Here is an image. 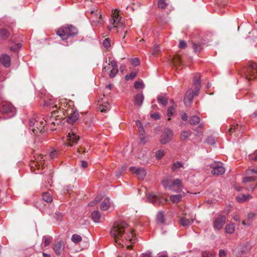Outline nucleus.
Masks as SVG:
<instances>
[{
  "label": "nucleus",
  "mask_w": 257,
  "mask_h": 257,
  "mask_svg": "<svg viewBox=\"0 0 257 257\" xmlns=\"http://www.w3.org/2000/svg\"><path fill=\"white\" fill-rule=\"evenodd\" d=\"M110 234L118 244H123L125 240H129L131 243L135 242L133 230L123 221L115 222L110 230Z\"/></svg>",
  "instance_id": "nucleus-1"
},
{
  "label": "nucleus",
  "mask_w": 257,
  "mask_h": 257,
  "mask_svg": "<svg viewBox=\"0 0 257 257\" xmlns=\"http://www.w3.org/2000/svg\"><path fill=\"white\" fill-rule=\"evenodd\" d=\"M58 111L56 109L52 110L51 113L47 117V119L41 118L39 116L33 117L29 120V126L30 128L34 134L41 133L44 128V126L47 123L53 124L54 125L58 124L60 122V119L57 118L58 115L57 114Z\"/></svg>",
  "instance_id": "nucleus-2"
},
{
  "label": "nucleus",
  "mask_w": 257,
  "mask_h": 257,
  "mask_svg": "<svg viewBox=\"0 0 257 257\" xmlns=\"http://www.w3.org/2000/svg\"><path fill=\"white\" fill-rule=\"evenodd\" d=\"M200 75L196 74L194 77L193 84L194 87V92L192 89H188L185 93L184 102L186 106H188L191 103L194 96L197 95L200 88Z\"/></svg>",
  "instance_id": "nucleus-3"
},
{
  "label": "nucleus",
  "mask_w": 257,
  "mask_h": 257,
  "mask_svg": "<svg viewBox=\"0 0 257 257\" xmlns=\"http://www.w3.org/2000/svg\"><path fill=\"white\" fill-rule=\"evenodd\" d=\"M111 17L112 19L110 21V25L107 27L108 29L110 31L113 28H117V32L121 31H123L124 34H126L127 30L123 29L124 26L121 22V18L119 17V11L117 9L112 11Z\"/></svg>",
  "instance_id": "nucleus-4"
},
{
  "label": "nucleus",
  "mask_w": 257,
  "mask_h": 257,
  "mask_svg": "<svg viewBox=\"0 0 257 257\" xmlns=\"http://www.w3.org/2000/svg\"><path fill=\"white\" fill-rule=\"evenodd\" d=\"M77 34V28L72 25L64 26L57 31V34L62 40H66L70 37L76 36Z\"/></svg>",
  "instance_id": "nucleus-5"
},
{
  "label": "nucleus",
  "mask_w": 257,
  "mask_h": 257,
  "mask_svg": "<svg viewBox=\"0 0 257 257\" xmlns=\"http://www.w3.org/2000/svg\"><path fill=\"white\" fill-rule=\"evenodd\" d=\"M163 186L170 190L175 192H182V194L185 195V192L183 191V186L180 179H177L174 181H170L168 179L162 180Z\"/></svg>",
  "instance_id": "nucleus-6"
},
{
  "label": "nucleus",
  "mask_w": 257,
  "mask_h": 257,
  "mask_svg": "<svg viewBox=\"0 0 257 257\" xmlns=\"http://www.w3.org/2000/svg\"><path fill=\"white\" fill-rule=\"evenodd\" d=\"M245 77L248 80H251L257 78V64L250 62L247 67L243 70Z\"/></svg>",
  "instance_id": "nucleus-7"
},
{
  "label": "nucleus",
  "mask_w": 257,
  "mask_h": 257,
  "mask_svg": "<svg viewBox=\"0 0 257 257\" xmlns=\"http://www.w3.org/2000/svg\"><path fill=\"white\" fill-rule=\"evenodd\" d=\"M212 169L211 173L214 175H221L224 174L225 169L223 164L221 162L215 161L210 165Z\"/></svg>",
  "instance_id": "nucleus-8"
},
{
  "label": "nucleus",
  "mask_w": 257,
  "mask_h": 257,
  "mask_svg": "<svg viewBox=\"0 0 257 257\" xmlns=\"http://www.w3.org/2000/svg\"><path fill=\"white\" fill-rule=\"evenodd\" d=\"M173 135V132L171 130L166 128L161 135V143L164 145L169 143L172 140Z\"/></svg>",
  "instance_id": "nucleus-9"
},
{
  "label": "nucleus",
  "mask_w": 257,
  "mask_h": 257,
  "mask_svg": "<svg viewBox=\"0 0 257 257\" xmlns=\"http://www.w3.org/2000/svg\"><path fill=\"white\" fill-rule=\"evenodd\" d=\"M79 139V136L76 135L74 132L69 133L66 137V142L64 145L68 147H72L76 144Z\"/></svg>",
  "instance_id": "nucleus-10"
},
{
  "label": "nucleus",
  "mask_w": 257,
  "mask_h": 257,
  "mask_svg": "<svg viewBox=\"0 0 257 257\" xmlns=\"http://www.w3.org/2000/svg\"><path fill=\"white\" fill-rule=\"evenodd\" d=\"M130 171L132 174L136 175L138 177H145L147 175L146 170L142 167H131Z\"/></svg>",
  "instance_id": "nucleus-11"
},
{
  "label": "nucleus",
  "mask_w": 257,
  "mask_h": 257,
  "mask_svg": "<svg viewBox=\"0 0 257 257\" xmlns=\"http://www.w3.org/2000/svg\"><path fill=\"white\" fill-rule=\"evenodd\" d=\"M15 111V108L11 103H5L2 105V112L3 113L11 114L12 115H14Z\"/></svg>",
  "instance_id": "nucleus-12"
},
{
  "label": "nucleus",
  "mask_w": 257,
  "mask_h": 257,
  "mask_svg": "<svg viewBox=\"0 0 257 257\" xmlns=\"http://www.w3.org/2000/svg\"><path fill=\"white\" fill-rule=\"evenodd\" d=\"M65 248V244L63 241L56 242L53 244V249L57 255L61 254Z\"/></svg>",
  "instance_id": "nucleus-13"
},
{
  "label": "nucleus",
  "mask_w": 257,
  "mask_h": 257,
  "mask_svg": "<svg viewBox=\"0 0 257 257\" xmlns=\"http://www.w3.org/2000/svg\"><path fill=\"white\" fill-rule=\"evenodd\" d=\"M225 217L221 216L216 218L214 221V227L216 229L219 230L223 227L225 222Z\"/></svg>",
  "instance_id": "nucleus-14"
},
{
  "label": "nucleus",
  "mask_w": 257,
  "mask_h": 257,
  "mask_svg": "<svg viewBox=\"0 0 257 257\" xmlns=\"http://www.w3.org/2000/svg\"><path fill=\"white\" fill-rule=\"evenodd\" d=\"M0 64L5 67H9L11 65V57L6 54L2 55L0 57Z\"/></svg>",
  "instance_id": "nucleus-15"
},
{
  "label": "nucleus",
  "mask_w": 257,
  "mask_h": 257,
  "mask_svg": "<svg viewBox=\"0 0 257 257\" xmlns=\"http://www.w3.org/2000/svg\"><path fill=\"white\" fill-rule=\"evenodd\" d=\"M112 205V202L108 197L105 198L100 205V208L101 210L105 211L108 210Z\"/></svg>",
  "instance_id": "nucleus-16"
},
{
  "label": "nucleus",
  "mask_w": 257,
  "mask_h": 257,
  "mask_svg": "<svg viewBox=\"0 0 257 257\" xmlns=\"http://www.w3.org/2000/svg\"><path fill=\"white\" fill-rule=\"evenodd\" d=\"M45 157L42 155H40L35 158V161L31 163V167H34V166H36L38 167V170L40 169V165L42 164L43 161L45 160Z\"/></svg>",
  "instance_id": "nucleus-17"
},
{
  "label": "nucleus",
  "mask_w": 257,
  "mask_h": 257,
  "mask_svg": "<svg viewBox=\"0 0 257 257\" xmlns=\"http://www.w3.org/2000/svg\"><path fill=\"white\" fill-rule=\"evenodd\" d=\"M251 248V245L249 243H246L242 245L239 249L238 254L239 256L247 253Z\"/></svg>",
  "instance_id": "nucleus-18"
},
{
  "label": "nucleus",
  "mask_w": 257,
  "mask_h": 257,
  "mask_svg": "<svg viewBox=\"0 0 257 257\" xmlns=\"http://www.w3.org/2000/svg\"><path fill=\"white\" fill-rule=\"evenodd\" d=\"M91 217L94 222L99 223L102 221L103 217L100 214L98 210H94L91 213Z\"/></svg>",
  "instance_id": "nucleus-19"
},
{
  "label": "nucleus",
  "mask_w": 257,
  "mask_h": 257,
  "mask_svg": "<svg viewBox=\"0 0 257 257\" xmlns=\"http://www.w3.org/2000/svg\"><path fill=\"white\" fill-rule=\"evenodd\" d=\"M79 114L77 110H73L68 116L67 121L70 123H73L79 118Z\"/></svg>",
  "instance_id": "nucleus-20"
},
{
  "label": "nucleus",
  "mask_w": 257,
  "mask_h": 257,
  "mask_svg": "<svg viewBox=\"0 0 257 257\" xmlns=\"http://www.w3.org/2000/svg\"><path fill=\"white\" fill-rule=\"evenodd\" d=\"M147 201L155 204H159L160 202L158 196L151 193L148 195Z\"/></svg>",
  "instance_id": "nucleus-21"
},
{
  "label": "nucleus",
  "mask_w": 257,
  "mask_h": 257,
  "mask_svg": "<svg viewBox=\"0 0 257 257\" xmlns=\"http://www.w3.org/2000/svg\"><path fill=\"white\" fill-rule=\"evenodd\" d=\"M252 197L248 194H240L236 197V199L237 202L243 203L250 200Z\"/></svg>",
  "instance_id": "nucleus-22"
},
{
  "label": "nucleus",
  "mask_w": 257,
  "mask_h": 257,
  "mask_svg": "<svg viewBox=\"0 0 257 257\" xmlns=\"http://www.w3.org/2000/svg\"><path fill=\"white\" fill-rule=\"evenodd\" d=\"M144 99V97L142 93L137 94L135 98V104L139 107L141 106L143 103Z\"/></svg>",
  "instance_id": "nucleus-23"
},
{
  "label": "nucleus",
  "mask_w": 257,
  "mask_h": 257,
  "mask_svg": "<svg viewBox=\"0 0 257 257\" xmlns=\"http://www.w3.org/2000/svg\"><path fill=\"white\" fill-rule=\"evenodd\" d=\"M52 240V237L49 235H45L43 237L41 244L42 248L45 247L49 245Z\"/></svg>",
  "instance_id": "nucleus-24"
},
{
  "label": "nucleus",
  "mask_w": 257,
  "mask_h": 257,
  "mask_svg": "<svg viewBox=\"0 0 257 257\" xmlns=\"http://www.w3.org/2000/svg\"><path fill=\"white\" fill-rule=\"evenodd\" d=\"M193 220H190L185 217H181L179 220V223L180 224L184 227L189 226L191 224Z\"/></svg>",
  "instance_id": "nucleus-25"
},
{
  "label": "nucleus",
  "mask_w": 257,
  "mask_h": 257,
  "mask_svg": "<svg viewBox=\"0 0 257 257\" xmlns=\"http://www.w3.org/2000/svg\"><path fill=\"white\" fill-rule=\"evenodd\" d=\"M183 167V163L181 162L177 161L174 162L172 166V169L174 172H177L180 170L181 168Z\"/></svg>",
  "instance_id": "nucleus-26"
},
{
  "label": "nucleus",
  "mask_w": 257,
  "mask_h": 257,
  "mask_svg": "<svg viewBox=\"0 0 257 257\" xmlns=\"http://www.w3.org/2000/svg\"><path fill=\"white\" fill-rule=\"evenodd\" d=\"M0 36L3 40H6L10 36V32L5 28L1 29Z\"/></svg>",
  "instance_id": "nucleus-27"
},
{
  "label": "nucleus",
  "mask_w": 257,
  "mask_h": 257,
  "mask_svg": "<svg viewBox=\"0 0 257 257\" xmlns=\"http://www.w3.org/2000/svg\"><path fill=\"white\" fill-rule=\"evenodd\" d=\"M99 109L101 112H106L110 109V105L108 102L101 104L100 105Z\"/></svg>",
  "instance_id": "nucleus-28"
},
{
  "label": "nucleus",
  "mask_w": 257,
  "mask_h": 257,
  "mask_svg": "<svg viewBox=\"0 0 257 257\" xmlns=\"http://www.w3.org/2000/svg\"><path fill=\"white\" fill-rule=\"evenodd\" d=\"M200 120V119L199 116L193 115L190 117L189 123L191 125H196L199 123Z\"/></svg>",
  "instance_id": "nucleus-29"
},
{
  "label": "nucleus",
  "mask_w": 257,
  "mask_h": 257,
  "mask_svg": "<svg viewBox=\"0 0 257 257\" xmlns=\"http://www.w3.org/2000/svg\"><path fill=\"white\" fill-rule=\"evenodd\" d=\"M157 101L159 103L162 104L164 106H166L168 103V99L162 95H159L158 96Z\"/></svg>",
  "instance_id": "nucleus-30"
},
{
  "label": "nucleus",
  "mask_w": 257,
  "mask_h": 257,
  "mask_svg": "<svg viewBox=\"0 0 257 257\" xmlns=\"http://www.w3.org/2000/svg\"><path fill=\"white\" fill-rule=\"evenodd\" d=\"M182 197L181 194L173 195L170 196V200L174 203H178L181 201Z\"/></svg>",
  "instance_id": "nucleus-31"
},
{
  "label": "nucleus",
  "mask_w": 257,
  "mask_h": 257,
  "mask_svg": "<svg viewBox=\"0 0 257 257\" xmlns=\"http://www.w3.org/2000/svg\"><path fill=\"white\" fill-rule=\"evenodd\" d=\"M42 198L44 201L46 202H51L53 199L52 197L49 193L45 192L43 194Z\"/></svg>",
  "instance_id": "nucleus-32"
},
{
  "label": "nucleus",
  "mask_w": 257,
  "mask_h": 257,
  "mask_svg": "<svg viewBox=\"0 0 257 257\" xmlns=\"http://www.w3.org/2000/svg\"><path fill=\"white\" fill-rule=\"evenodd\" d=\"M235 230V227L233 223H229L226 225L225 227L226 232L228 233H233Z\"/></svg>",
  "instance_id": "nucleus-33"
},
{
  "label": "nucleus",
  "mask_w": 257,
  "mask_h": 257,
  "mask_svg": "<svg viewBox=\"0 0 257 257\" xmlns=\"http://www.w3.org/2000/svg\"><path fill=\"white\" fill-rule=\"evenodd\" d=\"M102 199V195L101 194H99L97 196H96L95 199L92 201L90 202L88 205L90 206H93L95 204H96L98 202H99Z\"/></svg>",
  "instance_id": "nucleus-34"
},
{
  "label": "nucleus",
  "mask_w": 257,
  "mask_h": 257,
  "mask_svg": "<svg viewBox=\"0 0 257 257\" xmlns=\"http://www.w3.org/2000/svg\"><path fill=\"white\" fill-rule=\"evenodd\" d=\"M71 240L75 243H78L82 240V237L78 234H74L71 237Z\"/></svg>",
  "instance_id": "nucleus-35"
},
{
  "label": "nucleus",
  "mask_w": 257,
  "mask_h": 257,
  "mask_svg": "<svg viewBox=\"0 0 257 257\" xmlns=\"http://www.w3.org/2000/svg\"><path fill=\"white\" fill-rule=\"evenodd\" d=\"M165 152L164 150H159L155 153V157L156 159L160 160L162 159L165 155Z\"/></svg>",
  "instance_id": "nucleus-36"
},
{
  "label": "nucleus",
  "mask_w": 257,
  "mask_h": 257,
  "mask_svg": "<svg viewBox=\"0 0 257 257\" xmlns=\"http://www.w3.org/2000/svg\"><path fill=\"white\" fill-rule=\"evenodd\" d=\"M157 221L160 223H164L165 222L164 215L163 212H159L157 215Z\"/></svg>",
  "instance_id": "nucleus-37"
},
{
  "label": "nucleus",
  "mask_w": 257,
  "mask_h": 257,
  "mask_svg": "<svg viewBox=\"0 0 257 257\" xmlns=\"http://www.w3.org/2000/svg\"><path fill=\"white\" fill-rule=\"evenodd\" d=\"M168 4L166 2L165 0H159L158 2V8L161 9L166 8Z\"/></svg>",
  "instance_id": "nucleus-38"
},
{
  "label": "nucleus",
  "mask_w": 257,
  "mask_h": 257,
  "mask_svg": "<svg viewBox=\"0 0 257 257\" xmlns=\"http://www.w3.org/2000/svg\"><path fill=\"white\" fill-rule=\"evenodd\" d=\"M193 48L194 51L196 53L201 51L203 47L201 44H194L193 45Z\"/></svg>",
  "instance_id": "nucleus-39"
},
{
  "label": "nucleus",
  "mask_w": 257,
  "mask_h": 257,
  "mask_svg": "<svg viewBox=\"0 0 257 257\" xmlns=\"http://www.w3.org/2000/svg\"><path fill=\"white\" fill-rule=\"evenodd\" d=\"M191 135L190 132L188 131H184L181 133L180 138L182 140H185L187 139Z\"/></svg>",
  "instance_id": "nucleus-40"
},
{
  "label": "nucleus",
  "mask_w": 257,
  "mask_h": 257,
  "mask_svg": "<svg viewBox=\"0 0 257 257\" xmlns=\"http://www.w3.org/2000/svg\"><path fill=\"white\" fill-rule=\"evenodd\" d=\"M175 112V108L173 106L169 107L167 110V115L169 117L168 120H170V117L173 115Z\"/></svg>",
  "instance_id": "nucleus-41"
},
{
  "label": "nucleus",
  "mask_w": 257,
  "mask_h": 257,
  "mask_svg": "<svg viewBox=\"0 0 257 257\" xmlns=\"http://www.w3.org/2000/svg\"><path fill=\"white\" fill-rule=\"evenodd\" d=\"M144 84L142 81H138L135 83L134 87L136 89H142L144 87Z\"/></svg>",
  "instance_id": "nucleus-42"
},
{
  "label": "nucleus",
  "mask_w": 257,
  "mask_h": 257,
  "mask_svg": "<svg viewBox=\"0 0 257 257\" xmlns=\"http://www.w3.org/2000/svg\"><path fill=\"white\" fill-rule=\"evenodd\" d=\"M248 158L250 160L257 162V150H255L253 153L249 155Z\"/></svg>",
  "instance_id": "nucleus-43"
},
{
  "label": "nucleus",
  "mask_w": 257,
  "mask_h": 257,
  "mask_svg": "<svg viewBox=\"0 0 257 257\" xmlns=\"http://www.w3.org/2000/svg\"><path fill=\"white\" fill-rule=\"evenodd\" d=\"M237 131H239L237 126L235 125H232L229 130V133L231 136H232L233 133H235Z\"/></svg>",
  "instance_id": "nucleus-44"
},
{
  "label": "nucleus",
  "mask_w": 257,
  "mask_h": 257,
  "mask_svg": "<svg viewBox=\"0 0 257 257\" xmlns=\"http://www.w3.org/2000/svg\"><path fill=\"white\" fill-rule=\"evenodd\" d=\"M131 63L132 65H133L134 66H137L140 65V61L139 58H134L131 60Z\"/></svg>",
  "instance_id": "nucleus-45"
},
{
  "label": "nucleus",
  "mask_w": 257,
  "mask_h": 257,
  "mask_svg": "<svg viewBox=\"0 0 257 257\" xmlns=\"http://www.w3.org/2000/svg\"><path fill=\"white\" fill-rule=\"evenodd\" d=\"M137 75L135 72H132L130 74H127L125 76V79L127 81L134 79Z\"/></svg>",
  "instance_id": "nucleus-46"
},
{
  "label": "nucleus",
  "mask_w": 257,
  "mask_h": 257,
  "mask_svg": "<svg viewBox=\"0 0 257 257\" xmlns=\"http://www.w3.org/2000/svg\"><path fill=\"white\" fill-rule=\"evenodd\" d=\"M118 71V68H112L110 72L109 77L111 78L114 77L117 74Z\"/></svg>",
  "instance_id": "nucleus-47"
},
{
  "label": "nucleus",
  "mask_w": 257,
  "mask_h": 257,
  "mask_svg": "<svg viewBox=\"0 0 257 257\" xmlns=\"http://www.w3.org/2000/svg\"><path fill=\"white\" fill-rule=\"evenodd\" d=\"M136 124L137 125V126L138 127H139V131L140 133L142 135H143V133L144 132V128L143 127L142 124L141 122L139 120H137L136 121Z\"/></svg>",
  "instance_id": "nucleus-48"
},
{
  "label": "nucleus",
  "mask_w": 257,
  "mask_h": 257,
  "mask_svg": "<svg viewBox=\"0 0 257 257\" xmlns=\"http://www.w3.org/2000/svg\"><path fill=\"white\" fill-rule=\"evenodd\" d=\"M247 174L248 175H257V167L248 169Z\"/></svg>",
  "instance_id": "nucleus-49"
},
{
  "label": "nucleus",
  "mask_w": 257,
  "mask_h": 257,
  "mask_svg": "<svg viewBox=\"0 0 257 257\" xmlns=\"http://www.w3.org/2000/svg\"><path fill=\"white\" fill-rule=\"evenodd\" d=\"M102 44H103V46L106 48H108L110 47V42L109 41V38L105 39L103 41Z\"/></svg>",
  "instance_id": "nucleus-50"
},
{
  "label": "nucleus",
  "mask_w": 257,
  "mask_h": 257,
  "mask_svg": "<svg viewBox=\"0 0 257 257\" xmlns=\"http://www.w3.org/2000/svg\"><path fill=\"white\" fill-rule=\"evenodd\" d=\"M160 46L158 45L155 44L153 48V54L156 55L158 54L160 52Z\"/></svg>",
  "instance_id": "nucleus-51"
},
{
  "label": "nucleus",
  "mask_w": 257,
  "mask_h": 257,
  "mask_svg": "<svg viewBox=\"0 0 257 257\" xmlns=\"http://www.w3.org/2000/svg\"><path fill=\"white\" fill-rule=\"evenodd\" d=\"M58 155V153L55 150L51 151L49 154V156L51 158H55L57 157Z\"/></svg>",
  "instance_id": "nucleus-52"
},
{
  "label": "nucleus",
  "mask_w": 257,
  "mask_h": 257,
  "mask_svg": "<svg viewBox=\"0 0 257 257\" xmlns=\"http://www.w3.org/2000/svg\"><path fill=\"white\" fill-rule=\"evenodd\" d=\"M219 257H226V252L224 250L222 249H220L219 250Z\"/></svg>",
  "instance_id": "nucleus-53"
},
{
  "label": "nucleus",
  "mask_w": 257,
  "mask_h": 257,
  "mask_svg": "<svg viewBox=\"0 0 257 257\" xmlns=\"http://www.w3.org/2000/svg\"><path fill=\"white\" fill-rule=\"evenodd\" d=\"M108 65H111L112 68H118V66L115 60H112L109 62Z\"/></svg>",
  "instance_id": "nucleus-54"
},
{
  "label": "nucleus",
  "mask_w": 257,
  "mask_h": 257,
  "mask_svg": "<svg viewBox=\"0 0 257 257\" xmlns=\"http://www.w3.org/2000/svg\"><path fill=\"white\" fill-rule=\"evenodd\" d=\"M151 117L157 120L160 118L161 115L159 113H155L151 115Z\"/></svg>",
  "instance_id": "nucleus-55"
},
{
  "label": "nucleus",
  "mask_w": 257,
  "mask_h": 257,
  "mask_svg": "<svg viewBox=\"0 0 257 257\" xmlns=\"http://www.w3.org/2000/svg\"><path fill=\"white\" fill-rule=\"evenodd\" d=\"M180 48L184 49L186 47V43L184 41H180L179 44Z\"/></svg>",
  "instance_id": "nucleus-56"
},
{
  "label": "nucleus",
  "mask_w": 257,
  "mask_h": 257,
  "mask_svg": "<svg viewBox=\"0 0 257 257\" xmlns=\"http://www.w3.org/2000/svg\"><path fill=\"white\" fill-rule=\"evenodd\" d=\"M255 216V214L252 212H249L247 215V218L248 220H252Z\"/></svg>",
  "instance_id": "nucleus-57"
},
{
  "label": "nucleus",
  "mask_w": 257,
  "mask_h": 257,
  "mask_svg": "<svg viewBox=\"0 0 257 257\" xmlns=\"http://www.w3.org/2000/svg\"><path fill=\"white\" fill-rule=\"evenodd\" d=\"M253 180V178H243L242 182L244 183H246L248 182H250Z\"/></svg>",
  "instance_id": "nucleus-58"
},
{
  "label": "nucleus",
  "mask_w": 257,
  "mask_h": 257,
  "mask_svg": "<svg viewBox=\"0 0 257 257\" xmlns=\"http://www.w3.org/2000/svg\"><path fill=\"white\" fill-rule=\"evenodd\" d=\"M209 251H204L202 252V255L203 257H209Z\"/></svg>",
  "instance_id": "nucleus-59"
},
{
  "label": "nucleus",
  "mask_w": 257,
  "mask_h": 257,
  "mask_svg": "<svg viewBox=\"0 0 257 257\" xmlns=\"http://www.w3.org/2000/svg\"><path fill=\"white\" fill-rule=\"evenodd\" d=\"M81 165L82 166V168H85L87 167L88 166V163L86 162V161H81Z\"/></svg>",
  "instance_id": "nucleus-60"
},
{
  "label": "nucleus",
  "mask_w": 257,
  "mask_h": 257,
  "mask_svg": "<svg viewBox=\"0 0 257 257\" xmlns=\"http://www.w3.org/2000/svg\"><path fill=\"white\" fill-rule=\"evenodd\" d=\"M181 117L182 119L184 121H186L188 119V115L186 113H183L182 114Z\"/></svg>",
  "instance_id": "nucleus-61"
},
{
  "label": "nucleus",
  "mask_w": 257,
  "mask_h": 257,
  "mask_svg": "<svg viewBox=\"0 0 257 257\" xmlns=\"http://www.w3.org/2000/svg\"><path fill=\"white\" fill-rule=\"evenodd\" d=\"M142 255H143V257H152L151 252H147L143 253Z\"/></svg>",
  "instance_id": "nucleus-62"
},
{
  "label": "nucleus",
  "mask_w": 257,
  "mask_h": 257,
  "mask_svg": "<svg viewBox=\"0 0 257 257\" xmlns=\"http://www.w3.org/2000/svg\"><path fill=\"white\" fill-rule=\"evenodd\" d=\"M98 13V12L97 10L94 9L91 11V13L95 16H97Z\"/></svg>",
  "instance_id": "nucleus-63"
},
{
  "label": "nucleus",
  "mask_w": 257,
  "mask_h": 257,
  "mask_svg": "<svg viewBox=\"0 0 257 257\" xmlns=\"http://www.w3.org/2000/svg\"><path fill=\"white\" fill-rule=\"evenodd\" d=\"M125 66L124 65H121L120 66L119 69H120V71L121 72H123V71L125 69Z\"/></svg>",
  "instance_id": "nucleus-64"
}]
</instances>
